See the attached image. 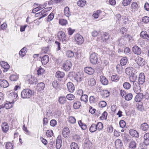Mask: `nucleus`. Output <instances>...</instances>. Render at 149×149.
<instances>
[{
  "label": "nucleus",
  "instance_id": "25",
  "mask_svg": "<svg viewBox=\"0 0 149 149\" xmlns=\"http://www.w3.org/2000/svg\"><path fill=\"white\" fill-rule=\"evenodd\" d=\"M120 78V76L117 74L113 75L111 77V80L112 81L117 82L118 81Z\"/></svg>",
  "mask_w": 149,
  "mask_h": 149
},
{
  "label": "nucleus",
  "instance_id": "29",
  "mask_svg": "<svg viewBox=\"0 0 149 149\" xmlns=\"http://www.w3.org/2000/svg\"><path fill=\"white\" fill-rule=\"evenodd\" d=\"M64 15L67 17H69L71 15V13L69 8L67 6L65 7L64 10Z\"/></svg>",
  "mask_w": 149,
  "mask_h": 149
},
{
  "label": "nucleus",
  "instance_id": "15",
  "mask_svg": "<svg viewBox=\"0 0 149 149\" xmlns=\"http://www.w3.org/2000/svg\"><path fill=\"white\" fill-rule=\"evenodd\" d=\"M132 51L135 54L137 55L140 54L141 52V49L137 46H134L133 47Z\"/></svg>",
  "mask_w": 149,
  "mask_h": 149
},
{
  "label": "nucleus",
  "instance_id": "40",
  "mask_svg": "<svg viewBox=\"0 0 149 149\" xmlns=\"http://www.w3.org/2000/svg\"><path fill=\"white\" fill-rule=\"evenodd\" d=\"M96 83L95 79L93 78H90L88 81V84L92 86L95 85Z\"/></svg>",
  "mask_w": 149,
  "mask_h": 149
},
{
  "label": "nucleus",
  "instance_id": "20",
  "mask_svg": "<svg viewBox=\"0 0 149 149\" xmlns=\"http://www.w3.org/2000/svg\"><path fill=\"white\" fill-rule=\"evenodd\" d=\"M0 82L1 87L6 88L8 86V81L4 79H0Z\"/></svg>",
  "mask_w": 149,
  "mask_h": 149
},
{
  "label": "nucleus",
  "instance_id": "52",
  "mask_svg": "<svg viewBox=\"0 0 149 149\" xmlns=\"http://www.w3.org/2000/svg\"><path fill=\"white\" fill-rule=\"evenodd\" d=\"M96 125L97 130L100 131L102 129V123L98 122Z\"/></svg>",
  "mask_w": 149,
  "mask_h": 149
},
{
  "label": "nucleus",
  "instance_id": "53",
  "mask_svg": "<svg viewBox=\"0 0 149 149\" xmlns=\"http://www.w3.org/2000/svg\"><path fill=\"white\" fill-rule=\"evenodd\" d=\"M110 95V93L107 90H103V97H108Z\"/></svg>",
  "mask_w": 149,
  "mask_h": 149
},
{
  "label": "nucleus",
  "instance_id": "34",
  "mask_svg": "<svg viewBox=\"0 0 149 149\" xmlns=\"http://www.w3.org/2000/svg\"><path fill=\"white\" fill-rule=\"evenodd\" d=\"M129 148L130 149H134L136 147V144L135 141H131L129 144Z\"/></svg>",
  "mask_w": 149,
  "mask_h": 149
},
{
  "label": "nucleus",
  "instance_id": "6",
  "mask_svg": "<svg viewBox=\"0 0 149 149\" xmlns=\"http://www.w3.org/2000/svg\"><path fill=\"white\" fill-rule=\"evenodd\" d=\"M133 86L134 92L137 94H139L141 91L139 83V84L138 82L134 83H133Z\"/></svg>",
  "mask_w": 149,
  "mask_h": 149
},
{
  "label": "nucleus",
  "instance_id": "58",
  "mask_svg": "<svg viewBox=\"0 0 149 149\" xmlns=\"http://www.w3.org/2000/svg\"><path fill=\"white\" fill-rule=\"evenodd\" d=\"M53 134V132L52 130H48L47 131L46 134L47 136L50 137L52 136Z\"/></svg>",
  "mask_w": 149,
  "mask_h": 149
},
{
  "label": "nucleus",
  "instance_id": "24",
  "mask_svg": "<svg viewBox=\"0 0 149 149\" xmlns=\"http://www.w3.org/2000/svg\"><path fill=\"white\" fill-rule=\"evenodd\" d=\"M65 75L64 72L60 71H57L55 74L56 77L58 78H62Z\"/></svg>",
  "mask_w": 149,
  "mask_h": 149
},
{
  "label": "nucleus",
  "instance_id": "17",
  "mask_svg": "<svg viewBox=\"0 0 149 149\" xmlns=\"http://www.w3.org/2000/svg\"><path fill=\"white\" fill-rule=\"evenodd\" d=\"M15 102V101H12L11 102L7 101L6 103L3 104V106L6 109H10L13 107V104Z\"/></svg>",
  "mask_w": 149,
  "mask_h": 149
},
{
  "label": "nucleus",
  "instance_id": "56",
  "mask_svg": "<svg viewBox=\"0 0 149 149\" xmlns=\"http://www.w3.org/2000/svg\"><path fill=\"white\" fill-rule=\"evenodd\" d=\"M132 1V0H123V4L124 6H126L130 4Z\"/></svg>",
  "mask_w": 149,
  "mask_h": 149
},
{
  "label": "nucleus",
  "instance_id": "16",
  "mask_svg": "<svg viewBox=\"0 0 149 149\" xmlns=\"http://www.w3.org/2000/svg\"><path fill=\"white\" fill-rule=\"evenodd\" d=\"M85 72L87 74H92L94 72V70L91 67H86L84 68Z\"/></svg>",
  "mask_w": 149,
  "mask_h": 149
},
{
  "label": "nucleus",
  "instance_id": "62",
  "mask_svg": "<svg viewBox=\"0 0 149 149\" xmlns=\"http://www.w3.org/2000/svg\"><path fill=\"white\" fill-rule=\"evenodd\" d=\"M50 125L52 127H54L57 124V122L56 120L52 119L51 120L50 123Z\"/></svg>",
  "mask_w": 149,
  "mask_h": 149
},
{
  "label": "nucleus",
  "instance_id": "7",
  "mask_svg": "<svg viewBox=\"0 0 149 149\" xmlns=\"http://www.w3.org/2000/svg\"><path fill=\"white\" fill-rule=\"evenodd\" d=\"M0 64L1 67L4 69L3 70L4 72H6L10 68V66L8 63L4 61H1L0 63Z\"/></svg>",
  "mask_w": 149,
  "mask_h": 149
},
{
  "label": "nucleus",
  "instance_id": "11",
  "mask_svg": "<svg viewBox=\"0 0 149 149\" xmlns=\"http://www.w3.org/2000/svg\"><path fill=\"white\" fill-rule=\"evenodd\" d=\"M67 88L68 91L70 93H72L74 90V86L71 82H68L67 84Z\"/></svg>",
  "mask_w": 149,
  "mask_h": 149
},
{
  "label": "nucleus",
  "instance_id": "26",
  "mask_svg": "<svg viewBox=\"0 0 149 149\" xmlns=\"http://www.w3.org/2000/svg\"><path fill=\"white\" fill-rule=\"evenodd\" d=\"M88 96L86 94H84L81 96L80 100L81 101L86 103L88 101Z\"/></svg>",
  "mask_w": 149,
  "mask_h": 149
},
{
  "label": "nucleus",
  "instance_id": "19",
  "mask_svg": "<svg viewBox=\"0 0 149 149\" xmlns=\"http://www.w3.org/2000/svg\"><path fill=\"white\" fill-rule=\"evenodd\" d=\"M70 133L68 127H66L63 128L62 132V134L64 137H67L69 136Z\"/></svg>",
  "mask_w": 149,
  "mask_h": 149
},
{
  "label": "nucleus",
  "instance_id": "42",
  "mask_svg": "<svg viewBox=\"0 0 149 149\" xmlns=\"http://www.w3.org/2000/svg\"><path fill=\"white\" fill-rule=\"evenodd\" d=\"M81 106V102L79 101H76L73 104L74 108L75 109L79 108Z\"/></svg>",
  "mask_w": 149,
  "mask_h": 149
},
{
  "label": "nucleus",
  "instance_id": "37",
  "mask_svg": "<svg viewBox=\"0 0 149 149\" xmlns=\"http://www.w3.org/2000/svg\"><path fill=\"white\" fill-rule=\"evenodd\" d=\"M127 61L128 60L126 57H123L120 60V64L122 65H125L127 63Z\"/></svg>",
  "mask_w": 149,
  "mask_h": 149
},
{
  "label": "nucleus",
  "instance_id": "4",
  "mask_svg": "<svg viewBox=\"0 0 149 149\" xmlns=\"http://www.w3.org/2000/svg\"><path fill=\"white\" fill-rule=\"evenodd\" d=\"M72 66L71 61L69 60H67L63 63L62 68L64 70L68 71L70 69Z\"/></svg>",
  "mask_w": 149,
  "mask_h": 149
},
{
  "label": "nucleus",
  "instance_id": "60",
  "mask_svg": "<svg viewBox=\"0 0 149 149\" xmlns=\"http://www.w3.org/2000/svg\"><path fill=\"white\" fill-rule=\"evenodd\" d=\"M6 149H13V145L10 143H7L6 146Z\"/></svg>",
  "mask_w": 149,
  "mask_h": 149
},
{
  "label": "nucleus",
  "instance_id": "14",
  "mask_svg": "<svg viewBox=\"0 0 149 149\" xmlns=\"http://www.w3.org/2000/svg\"><path fill=\"white\" fill-rule=\"evenodd\" d=\"M130 134L132 136L137 138L139 136V134L136 130L134 129H130L129 131Z\"/></svg>",
  "mask_w": 149,
  "mask_h": 149
},
{
  "label": "nucleus",
  "instance_id": "55",
  "mask_svg": "<svg viewBox=\"0 0 149 149\" xmlns=\"http://www.w3.org/2000/svg\"><path fill=\"white\" fill-rule=\"evenodd\" d=\"M59 23L62 25H65L67 24L68 22L66 20L64 19H61L59 20Z\"/></svg>",
  "mask_w": 149,
  "mask_h": 149
},
{
  "label": "nucleus",
  "instance_id": "39",
  "mask_svg": "<svg viewBox=\"0 0 149 149\" xmlns=\"http://www.w3.org/2000/svg\"><path fill=\"white\" fill-rule=\"evenodd\" d=\"M109 37V35L107 33H105L103 34V41H105L107 43L108 42V38Z\"/></svg>",
  "mask_w": 149,
  "mask_h": 149
},
{
  "label": "nucleus",
  "instance_id": "46",
  "mask_svg": "<svg viewBox=\"0 0 149 149\" xmlns=\"http://www.w3.org/2000/svg\"><path fill=\"white\" fill-rule=\"evenodd\" d=\"M102 13V11L100 10H97L95 11L93 15V16L95 18H97L98 17L99 15Z\"/></svg>",
  "mask_w": 149,
  "mask_h": 149
},
{
  "label": "nucleus",
  "instance_id": "1",
  "mask_svg": "<svg viewBox=\"0 0 149 149\" xmlns=\"http://www.w3.org/2000/svg\"><path fill=\"white\" fill-rule=\"evenodd\" d=\"M32 95V91L28 89H24L21 93V97L23 99L29 98L31 97Z\"/></svg>",
  "mask_w": 149,
  "mask_h": 149
},
{
  "label": "nucleus",
  "instance_id": "51",
  "mask_svg": "<svg viewBox=\"0 0 149 149\" xmlns=\"http://www.w3.org/2000/svg\"><path fill=\"white\" fill-rule=\"evenodd\" d=\"M91 144V143L88 139H86L85 140L84 143V146L88 148L90 147Z\"/></svg>",
  "mask_w": 149,
  "mask_h": 149
},
{
  "label": "nucleus",
  "instance_id": "43",
  "mask_svg": "<svg viewBox=\"0 0 149 149\" xmlns=\"http://www.w3.org/2000/svg\"><path fill=\"white\" fill-rule=\"evenodd\" d=\"M86 3V1H83L82 0H79L77 2L78 5L81 7H83L84 6Z\"/></svg>",
  "mask_w": 149,
  "mask_h": 149
},
{
  "label": "nucleus",
  "instance_id": "35",
  "mask_svg": "<svg viewBox=\"0 0 149 149\" xmlns=\"http://www.w3.org/2000/svg\"><path fill=\"white\" fill-rule=\"evenodd\" d=\"M66 100L65 97L61 96L59 98L58 101L60 104H63L65 103Z\"/></svg>",
  "mask_w": 149,
  "mask_h": 149
},
{
  "label": "nucleus",
  "instance_id": "63",
  "mask_svg": "<svg viewBox=\"0 0 149 149\" xmlns=\"http://www.w3.org/2000/svg\"><path fill=\"white\" fill-rule=\"evenodd\" d=\"M120 126L121 128L125 127V123L123 120H121L119 122Z\"/></svg>",
  "mask_w": 149,
  "mask_h": 149
},
{
  "label": "nucleus",
  "instance_id": "49",
  "mask_svg": "<svg viewBox=\"0 0 149 149\" xmlns=\"http://www.w3.org/2000/svg\"><path fill=\"white\" fill-rule=\"evenodd\" d=\"M71 149H79V147L77 143L74 142H72L70 145Z\"/></svg>",
  "mask_w": 149,
  "mask_h": 149
},
{
  "label": "nucleus",
  "instance_id": "31",
  "mask_svg": "<svg viewBox=\"0 0 149 149\" xmlns=\"http://www.w3.org/2000/svg\"><path fill=\"white\" fill-rule=\"evenodd\" d=\"M131 8L132 11H135L138 8V4L136 2H133L131 4Z\"/></svg>",
  "mask_w": 149,
  "mask_h": 149
},
{
  "label": "nucleus",
  "instance_id": "21",
  "mask_svg": "<svg viewBox=\"0 0 149 149\" xmlns=\"http://www.w3.org/2000/svg\"><path fill=\"white\" fill-rule=\"evenodd\" d=\"M17 97V94L14 92L11 93L8 95L9 98L12 101H15L14 100Z\"/></svg>",
  "mask_w": 149,
  "mask_h": 149
},
{
  "label": "nucleus",
  "instance_id": "32",
  "mask_svg": "<svg viewBox=\"0 0 149 149\" xmlns=\"http://www.w3.org/2000/svg\"><path fill=\"white\" fill-rule=\"evenodd\" d=\"M9 130V126L6 123H3L2 130L4 132H7Z\"/></svg>",
  "mask_w": 149,
  "mask_h": 149
},
{
  "label": "nucleus",
  "instance_id": "30",
  "mask_svg": "<svg viewBox=\"0 0 149 149\" xmlns=\"http://www.w3.org/2000/svg\"><path fill=\"white\" fill-rule=\"evenodd\" d=\"M45 87L44 84L42 82H40L38 84L37 89L39 91H41L44 89Z\"/></svg>",
  "mask_w": 149,
  "mask_h": 149
},
{
  "label": "nucleus",
  "instance_id": "12",
  "mask_svg": "<svg viewBox=\"0 0 149 149\" xmlns=\"http://www.w3.org/2000/svg\"><path fill=\"white\" fill-rule=\"evenodd\" d=\"M52 7L46 8L44 9L43 10H42L40 12H39V14L40 15H42V16L41 17H40V18H41L42 17H46L47 15V14L46 13L44 14L45 13H46L47 11H49V10H50L52 9Z\"/></svg>",
  "mask_w": 149,
  "mask_h": 149
},
{
  "label": "nucleus",
  "instance_id": "18",
  "mask_svg": "<svg viewBox=\"0 0 149 149\" xmlns=\"http://www.w3.org/2000/svg\"><path fill=\"white\" fill-rule=\"evenodd\" d=\"M144 140L143 143L145 145H147L149 144V133H146L145 134L144 136Z\"/></svg>",
  "mask_w": 149,
  "mask_h": 149
},
{
  "label": "nucleus",
  "instance_id": "33",
  "mask_svg": "<svg viewBox=\"0 0 149 149\" xmlns=\"http://www.w3.org/2000/svg\"><path fill=\"white\" fill-rule=\"evenodd\" d=\"M143 97V95L142 94H137L135 97L134 100L136 102H139L141 101Z\"/></svg>",
  "mask_w": 149,
  "mask_h": 149
},
{
  "label": "nucleus",
  "instance_id": "9",
  "mask_svg": "<svg viewBox=\"0 0 149 149\" xmlns=\"http://www.w3.org/2000/svg\"><path fill=\"white\" fill-rule=\"evenodd\" d=\"M135 69L132 67H129L127 68L125 70L126 73L127 75H130L135 72Z\"/></svg>",
  "mask_w": 149,
  "mask_h": 149
},
{
  "label": "nucleus",
  "instance_id": "44",
  "mask_svg": "<svg viewBox=\"0 0 149 149\" xmlns=\"http://www.w3.org/2000/svg\"><path fill=\"white\" fill-rule=\"evenodd\" d=\"M123 86L124 88L128 90L129 89L131 86V84L128 82H125L123 84Z\"/></svg>",
  "mask_w": 149,
  "mask_h": 149
},
{
  "label": "nucleus",
  "instance_id": "50",
  "mask_svg": "<svg viewBox=\"0 0 149 149\" xmlns=\"http://www.w3.org/2000/svg\"><path fill=\"white\" fill-rule=\"evenodd\" d=\"M78 124L80 127H81V129L83 130H85L86 128V125L83 123L81 120L78 122Z\"/></svg>",
  "mask_w": 149,
  "mask_h": 149
},
{
  "label": "nucleus",
  "instance_id": "47",
  "mask_svg": "<svg viewBox=\"0 0 149 149\" xmlns=\"http://www.w3.org/2000/svg\"><path fill=\"white\" fill-rule=\"evenodd\" d=\"M45 71L44 68L40 67L37 71L38 75H42L45 72Z\"/></svg>",
  "mask_w": 149,
  "mask_h": 149
},
{
  "label": "nucleus",
  "instance_id": "54",
  "mask_svg": "<svg viewBox=\"0 0 149 149\" xmlns=\"http://www.w3.org/2000/svg\"><path fill=\"white\" fill-rule=\"evenodd\" d=\"M69 121L72 124H74L75 123L76 120L74 117L70 116L69 118Z\"/></svg>",
  "mask_w": 149,
  "mask_h": 149
},
{
  "label": "nucleus",
  "instance_id": "59",
  "mask_svg": "<svg viewBox=\"0 0 149 149\" xmlns=\"http://www.w3.org/2000/svg\"><path fill=\"white\" fill-rule=\"evenodd\" d=\"M54 17V14L53 13H51L47 17V21L50 22L52 21Z\"/></svg>",
  "mask_w": 149,
  "mask_h": 149
},
{
  "label": "nucleus",
  "instance_id": "27",
  "mask_svg": "<svg viewBox=\"0 0 149 149\" xmlns=\"http://www.w3.org/2000/svg\"><path fill=\"white\" fill-rule=\"evenodd\" d=\"M27 48L26 47H24L19 52V54L21 56L22 58H23L26 54V50Z\"/></svg>",
  "mask_w": 149,
  "mask_h": 149
},
{
  "label": "nucleus",
  "instance_id": "64",
  "mask_svg": "<svg viewBox=\"0 0 149 149\" xmlns=\"http://www.w3.org/2000/svg\"><path fill=\"white\" fill-rule=\"evenodd\" d=\"M95 99L93 96H91L89 98V101L91 103L94 104L95 102Z\"/></svg>",
  "mask_w": 149,
  "mask_h": 149
},
{
  "label": "nucleus",
  "instance_id": "36",
  "mask_svg": "<svg viewBox=\"0 0 149 149\" xmlns=\"http://www.w3.org/2000/svg\"><path fill=\"white\" fill-rule=\"evenodd\" d=\"M66 56L68 58L73 57L74 56V53L71 50H68L66 52Z\"/></svg>",
  "mask_w": 149,
  "mask_h": 149
},
{
  "label": "nucleus",
  "instance_id": "8",
  "mask_svg": "<svg viewBox=\"0 0 149 149\" xmlns=\"http://www.w3.org/2000/svg\"><path fill=\"white\" fill-rule=\"evenodd\" d=\"M145 77L144 73L141 72L139 76L138 80L139 84H143L145 82Z\"/></svg>",
  "mask_w": 149,
  "mask_h": 149
},
{
  "label": "nucleus",
  "instance_id": "41",
  "mask_svg": "<svg viewBox=\"0 0 149 149\" xmlns=\"http://www.w3.org/2000/svg\"><path fill=\"white\" fill-rule=\"evenodd\" d=\"M18 78V76L17 74L11 75L10 77V79L11 81H14L17 80Z\"/></svg>",
  "mask_w": 149,
  "mask_h": 149
},
{
  "label": "nucleus",
  "instance_id": "22",
  "mask_svg": "<svg viewBox=\"0 0 149 149\" xmlns=\"http://www.w3.org/2000/svg\"><path fill=\"white\" fill-rule=\"evenodd\" d=\"M49 57L48 55H45L42 58L41 62L42 65H45L49 61Z\"/></svg>",
  "mask_w": 149,
  "mask_h": 149
},
{
  "label": "nucleus",
  "instance_id": "13",
  "mask_svg": "<svg viewBox=\"0 0 149 149\" xmlns=\"http://www.w3.org/2000/svg\"><path fill=\"white\" fill-rule=\"evenodd\" d=\"M115 145L117 149H121L123 146V143L120 139H117L115 141Z\"/></svg>",
  "mask_w": 149,
  "mask_h": 149
},
{
  "label": "nucleus",
  "instance_id": "10",
  "mask_svg": "<svg viewBox=\"0 0 149 149\" xmlns=\"http://www.w3.org/2000/svg\"><path fill=\"white\" fill-rule=\"evenodd\" d=\"M135 61L140 66H143L145 64L144 60L140 57L136 58L135 59Z\"/></svg>",
  "mask_w": 149,
  "mask_h": 149
},
{
  "label": "nucleus",
  "instance_id": "23",
  "mask_svg": "<svg viewBox=\"0 0 149 149\" xmlns=\"http://www.w3.org/2000/svg\"><path fill=\"white\" fill-rule=\"evenodd\" d=\"M137 78V76L134 73L130 75L129 79L130 81L133 82V83H134L137 82L136 81Z\"/></svg>",
  "mask_w": 149,
  "mask_h": 149
},
{
  "label": "nucleus",
  "instance_id": "28",
  "mask_svg": "<svg viewBox=\"0 0 149 149\" xmlns=\"http://www.w3.org/2000/svg\"><path fill=\"white\" fill-rule=\"evenodd\" d=\"M149 128V126L146 123L142 124L141 126V129L143 131H146Z\"/></svg>",
  "mask_w": 149,
  "mask_h": 149
},
{
  "label": "nucleus",
  "instance_id": "45",
  "mask_svg": "<svg viewBox=\"0 0 149 149\" xmlns=\"http://www.w3.org/2000/svg\"><path fill=\"white\" fill-rule=\"evenodd\" d=\"M121 64H118L116 66L117 71L118 73H120L122 72L123 68Z\"/></svg>",
  "mask_w": 149,
  "mask_h": 149
},
{
  "label": "nucleus",
  "instance_id": "61",
  "mask_svg": "<svg viewBox=\"0 0 149 149\" xmlns=\"http://www.w3.org/2000/svg\"><path fill=\"white\" fill-rule=\"evenodd\" d=\"M142 22L145 23H147L149 22V17L148 16H145L142 19Z\"/></svg>",
  "mask_w": 149,
  "mask_h": 149
},
{
  "label": "nucleus",
  "instance_id": "48",
  "mask_svg": "<svg viewBox=\"0 0 149 149\" xmlns=\"http://www.w3.org/2000/svg\"><path fill=\"white\" fill-rule=\"evenodd\" d=\"M132 97L133 95L132 94L128 93L125 96V99L126 100L130 101L132 99Z\"/></svg>",
  "mask_w": 149,
  "mask_h": 149
},
{
  "label": "nucleus",
  "instance_id": "57",
  "mask_svg": "<svg viewBox=\"0 0 149 149\" xmlns=\"http://www.w3.org/2000/svg\"><path fill=\"white\" fill-rule=\"evenodd\" d=\"M66 97L68 100H71L74 99V96L72 94H69L67 95Z\"/></svg>",
  "mask_w": 149,
  "mask_h": 149
},
{
  "label": "nucleus",
  "instance_id": "5",
  "mask_svg": "<svg viewBox=\"0 0 149 149\" xmlns=\"http://www.w3.org/2000/svg\"><path fill=\"white\" fill-rule=\"evenodd\" d=\"M97 55L95 52L91 54L90 56V61L91 63L93 64H96L98 62Z\"/></svg>",
  "mask_w": 149,
  "mask_h": 149
},
{
  "label": "nucleus",
  "instance_id": "3",
  "mask_svg": "<svg viewBox=\"0 0 149 149\" xmlns=\"http://www.w3.org/2000/svg\"><path fill=\"white\" fill-rule=\"evenodd\" d=\"M74 41L77 44L81 45L84 42V39L82 36L80 34H76L74 36Z\"/></svg>",
  "mask_w": 149,
  "mask_h": 149
},
{
  "label": "nucleus",
  "instance_id": "38",
  "mask_svg": "<svg viewBox=\"0 0 149 149\" xmlns=\"http://www.w3.org/2000/svg\"><path fill=\"white\" fill-rule=\"evenodd\" d=\"M97 130L96 124H93L91 126L89 130L91 132H93Z\"/></svg>",
  "mask_w": 149,
  "mask_h": 149
},
{
  "label": "nucleus",
  "instance_id": "2",
  "mask_svg": "<svg viewBox=\"0 0 149 149\" xmlns=\"http://www.w3.org/2000/svg\"><path fill=\"white\" fill-rule=\"evenodd\" d=\"M57 36L59 39L61 40L62 42L64 44H65L68 40V39L66 37L65 33L62 31H60L58 33Z\"/></svg>",
  "mask_w": 149,
  "mask_h": 149
}]
</instances>
